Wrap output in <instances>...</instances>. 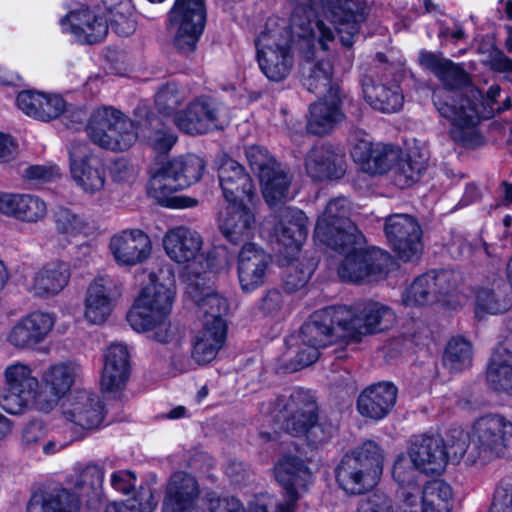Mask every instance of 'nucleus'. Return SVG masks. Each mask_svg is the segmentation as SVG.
<instances>
[{
  "mask_svg": "<svg viewBox=\"0 0 512 512\" xmlns=\"http://www.w3.org/2000/svg\"><path fill=\"white\" fill-rule=\"evenodd\" d=\"M420 65L431 71L443 84V88L435 89L433 102L439 114L452 125V136L464 144L475 134V126L479 121L475 106L468 99H461L459 107L448 100L453 90L460 89L468 83L467 73L458 65L432 52L419 53Z\"/></svg>",
  "mask_w": 512,
  "mask_h": 512,
  "instance_id": "f257e3e1",
  "label": "nucleus"
},
{
  "mask_svg": "<svg viewBox=\"0 0 512 512\" xmlns=\"http://www.w3.org/2000/svg\"><path fill=\"white\" fill-rule=\"evenodd\" d=\"M150 280L128 311L127 321L134 331L145 333L153 341L177 345L184 339V331L172 325L169 319L175 294L169 286L173 275L168 273L167 283L161 282L155 274Z\"/></svg>",
  "mask_w": 512,
  "mask_h": 512,
  "instance_id": "f03ea898",
  "label": "nucleus"
},
{
  "mask_svg": "<svg viewBox=\"0 0 512 512\" xmlns=\"http://www.w3.org/2000/svg\"><path fill=\"white\" fill-rule=\"evenodd\" d=\"M89 138L98 146L111 151L129 149L138 138L146 139L159 153H167L177 141L176 134L166 127H157L146 133L143 125L136 124L112 107L93 111L86 126Z\"/></svg>",
  "mask_w": 512,
  "mask_h": 512,
  "instance_id": "7ed1b4c3",
  "label": "nucleus"
},
{
  "mask_svg": "<svg viewBox=\"0 0 512 512\" xmlns=\"http://www.w3.org/2000/svg\"><path fill=\"white\" fill-rule=\"evenodd\" d=\"M197 302L201 328L192 341L191 359L197 365H205L216 358L225 344L227 322L224 317L229 311V304L216 292H207Z\"/></svg>",
  "mask_w": 512,
  "mask_h": 512,
  "instance_id": "20e7f679",
  "label": "nucleus"
},
{
  "mask_svg": "<svg viewBox=\"0 0 512 512\" xmlns=\"http://www.w3.org/2000/svg\"><path fill=\"white\" fill-rule=\"evenodd\" d=\"M162 245L169 259L185 268L193 269L196 275L210 271L217 273L229 265V258L225 248L219 247L205 257L202 247L203 238L196 231L186 226H177L166 231Z\"/></svg>",
  "mask_w": 512,
  "mask_h": 512,
  "instance_id": "39448f33",
  "label": "nucleus"
},
{
  "mask_svg": "<svg viewBox=\"0 0 512 512\" xmlns=\"http://www.w3.org/2000/svg\"><path fill=\"white\" fill-rule=\"evenodd\" d=\"M384 461V450L375 441L367 440L342 459L336 471L337 482L347 494H363L378 484Z\"/></svg>",
  "mask_w": 512,
  "mask_h": 512,
  "instance_id": "423d86ee",
  "label": "nucleus"
},
{
  "mask_svg": "<svg viewBox=\"0 0 512 512\" xmlns=\"http://www.w3.org/2000/svg\"><path fill=\"white\" fill-rule=\"evenodd\" d=\"M448 462L445 441L439 436H415L406 453L397 456L392 475L397 483L417 482L419 472L440 474Z\"/></svg>",
  "mask_w": 512,
  "mask_h": 512,
  "instance_id": "0eeeda50",
  "label": "nucleus"
},
{
  "mask_svg": "<svg viewBox=\"0 0 512 512\" xmlns=\"http://www.w3.org/2000/svg\"><path fill=\"white\" fill-rule=\"evenodd\" d=\"M104 471L96 464H89L77 474L74 489L79 492L71 493L62 489L57 493L34 494L28 505L27 512H78L80 497L96 492L103 484Z\"/></svg>",
  "mask_w": 512,
  "mask_h": 512,
  "instance_id": "6e6552de",
  "label": "nucleus"
},
{
  "mask_svg": "<svg viewBox=\"0 0 512 512\" xmlns=\"http://www.w3.org/2000/svg\"><path fill=\"white\" fill-rule=\"evenodd\" d=\"M351 210L345 197L330 200L317 220L315 239L333 249L360 244L363 236L350 220Z\"/></svg>",
  "mask_w": 512,
  "mask_h": 512,
  "instance_id": "1a4fd4ad",
  "label": "nucleus"
},
{
  "mask_svg": "<svg viewBox=\"0 0 512 512\" xmlns=\"http://www.w3.org/2000/svg\"><path fill=\"white\" fill-rule=\"evenodd\" d=\"M205 23L204 0H175L167 22L174 48L184 55L193 53L204 31Z\"/></svg>",
  "mask_w": 512,
  "mask_h": 512,
  "instance_id": "9d476101",
  "label": "nucleus"
},
{
  "mask_svg": "<svg viewBox=\"0 0 512 512\" xmlns=\"http://www.w3.org/2000/svg\"><path fill=\"white\" fill-rule=\"evenodd\" d=\"M337 316L342 324V336L354 342L388 330L396 319L390 307L375 301L353 307L339 306Z\"/></svg>",
  "mask_w": 512,
  "mask_h": 512,
  "instance_id": "9b49d317",
  "label": "nucleus"
},
{
  "mask_svg": "<svg viewBox=\"0 0 512 512\" xmlns=\"http://www.w3.org/2000/svg\"><path fill=\"white\" fill-rule=\"evenodd\" d=\"M357 244L338 248L348 251L338 267L342 281L354 284L378 281L387 274L391 262L389 254L379 248L360 249Z\"/></svg>",
  "mask_w": 512,
  "mask_h": 512,
  "instance_id": "f8f14e48",
  "label": "nucleus"
},
{
  "mask_svg": "<svg viewBox=\"0 0 512 512\" xmlns=\"http://www.w3.org/2000/svg\"><path fill=\"white\" fill-rule=\"evenodd\" d=\"M7 392L2 395L0 406L10 414H22L37 410L39 380L33 375L30 365L14 362L4 370Z\"/></svg>",
  "mask_w": 512,
  "mask_h": 512,
  "instance_id": "ddd939ff",
  "label": "nucleus"
},
{
  "mask_svg": "<svg viewBox=\"0 0 512 512\" xmlns=\"http://www.w3.org/2000/svg\"><path fill=\"white\" fill-rule=\"evenodd\" d=\"M291 435L301 437L316 419L317 404L307 391L296 389L289 396H281L265 409Z\"/></svg>",
  "mask_w": 512,
  "mask_h": 512,
  "instance_id": "4468645a",
  "label": "nucleus"
},
{
  "mask_svg": "<svg viewBox=\"0 0 512 512\" xmlns=\"http://www.w3.org/2000/svg\"><path fill=\"white\" fill-rule=\"evenodd\" d=\"M70 174L84 193L95 194L106 183V165L100 154L86 142H75L69 148Z\"/></svg>",
  "mask_w": 512,
  "mask_h": 512,
  "instance_id": "2eb2a0df",
  "label": "nucleus"
},
{
  "mask_svg": "<svg viewBox=\"0 0 512 512\" xmlns=\"http://www.w3.org/2000/svg\"><path fill=\"white\" fill-rule=\"evenodd\" d=\"M81 373V366L74 361H61L49 365L41 376L45 392H39L37 411L49 413L54 410L80 378Z\"/></svg>",
  "mask_w": 512,
  "mask_h": 512,
  "instance_id": "dca6fc26",
  "label": "nucleus"
},
{
  "mask_svg": "<svg viewBox=\"0 0 512 512\" xmlns=\"http://www.w3.org/2000/svg\"><path fill=\"white\" fill-rule=\"evenodd\" d=\"M258 63L271 81L285 79L293 66V54L288 42L276 32H263L256 41Z\"/></svg>",
  "mask_w": 512,
  "mask_h": 512,
  "instance_id": "f3484780",
  "label": "nucleus"
},
{
  "mask_svg": "<svg viewBox=\"0 0 512 512\" xmlns=\"http://www.w3.org/2000/svg\"><path fill=\"white\" fill-rule=\"evenodd\" d=\"M472 442L480 453L512 456V423L499 415L479 418L473 425Z\"/></svg>",
  "mask_w": 512,
  "mask_h": 512,
  "instance_id": "a211bd4d",
  "label": "nucleus"
},
{
  "mask_svg": "<svg viewBox=\"0 0 512 512\" xmlns=\"http://www.w3.org/2000/svg\"><path fill=\"white\" fill-rule=\"evenodd\" d=\"M384 231L390 247L400 259L409 261L421 254L422 230L412 216L394 214L387 217Z\"/></svg>",
  "mask_w": 512,
  "mask_h": 512,
  "instance_id": "6ab92c4d",
  "label": "nucleus"
},
{
  "mask_svg": "<svg viewBox=\"0 0 512 512\" xmlns=\"http://www.w3.org/2000/svg\"><path fill=\"white\" fill-rule=\"evenodd\" d=\"M120 296L121 288L115 280L108 276L96 277L86 289L83 303L84 319L93 325L105 323Z\"/></svg>",
  "mask_w": 512,
  "mask_h": 512,
  "instance_id": "aec40b11",
  "label": "nucleus"
},
{
  "mask_svg": "<svg viewBox=\"0 0 512 512\" xmlns=\"http://www.w3.org/2000/svg\"><path fill=\"white\" fill-rule=\"evenodd\" d=\"M272 237L283 247L280 254L291 257L297 253L307 236L308 219L303 211L294 207H282L273 219Z\"/></svg>",
  "mask_w": 512,
  "mask_h": 512,
  "instance_id": "412c9836",
  "label": "nucleus"
},
{
  "mask_svg": "<svg viewBox=\"0 0 512 512\" xmlns=\"http://www.w3.org/2000/svg\"><path fill=\"white\" fill-rule=\"evenodd\" d=\"M221 111V105L213 99L199 97L190 102L180 114L175 115V125L186 134H204L222 124Z\"/></svg>",
  "mask_w": 512,
  "mask_h": 512,
  "instance_id": "4be33fe9",
  "label": "nucleus"
},
{
  "mask_svg": "<svg viewBox=\"0 0 512 512\" xmlns=\"http://www.w3.org/2000/svg\"><path fill=\"white\" fill-rule=\"evenodd\" d=\"M109 251L117 265L132 267L150 257L152 243L143 230L124 229L110 238Z\"/></svg>",
  "mask_w": 512,
  "mask_h": 512,
  "instance_id": "5701e85b",
  "label": "nucleus"
},
{
  "mask_svg": "<svg viewBox=\"0 0 512 512\" xmlns=\"http://www.w3.org/2000/svg\"><path fill=\"white\" fill-rule=\"evenodd\" d=\"M458 274L452 271L427 272L418 276L403 292L405 306H422L436 301L456 285Z\"/></svg>",
  "mask_w": 512,
  "mask_h": 512,
  "instance_id": "b1692460",
  "label": "nucleus"
},
{
  "mask_svg": "<svg viewBox=\"0 0 512 512\" xmlns=\"http://www.w3.org/2000/svg\"><path fill=\"white\" fill-rule=\"evenodd\" d=\"M64 419L83 429L98 428L104 420L105 409L100 397L89 391H77L61 405Z\"/></svg>",
  "mask_w": 512,
  "mask_h": 512,
  "instance_id": "393cba45",
  "label": "nucleus"
},
{
  "mask_svg": "<svg viewBox=\"0 0 512 512\" xmlns=\"http://www.w3.org/2000/svg\"><path fill=\"white\" fill-rule=\"evenodd\" d=\"M271 256L253 243L245 244L238 255L237 273L240 287L244 292H252L261 287L270 272Z\"/></svg>",
  "mask_w": 512,
  "mask_h": 512,
  "instance_id": "a878e982",
  "label": "nucleus"
},
{
  "mask_svg": "<svg viewBox=\"0 0 512 512\" xmlns=\"http://www.w3.org/2000/svg\"><path fill=\"white\" fill-rule=\"evenodd\" d=\"M223 196L229 204L253 203L256 190L245 168L231 158H224L218 169Z\"/></svg>",
  "mask_w": 512,
  "mask_h": 512,
  "instance_id": "bb28decb",
  "label": "nucleus"
},
{
  "mask_svg": "<svg viewBox=\"0 0 512 512\" xmlns=\"http://www.w3.org/2000/svg\"><path fill=\"white\" fill-rule=\"evenodd\" d=\"M55 325L53 314L32 312L10 329L7 341L17 349H34L43 343Z\"/></svg>",
  "mask_w": 512,
  "mask_h": 512,
  "instance_id": "cd10ccee",
  "label": "nucleus"
},
{
  "mask_svg": "<svg viewBox=\"0 0 512 512\" xmlns=\"http://www.w3.org/2000/svg\"><path fill=\"white\" fill-rule=\"evenodd\" d=\"M296 6L291 16V31L298 38L317 39L324 53L335 38L334 31L317 17L312 7L314 0H292Z\"/></svg>",
  "mask_w": 512,
  "mask_h": 512,
  "instance_id": "c85d7f7f",
  "label": "nucleus"
},
{
  "mask_svg": "<svg viewBox=\"0 0 512 512\" xmlns=\"http://www.w3.org/2000/svg\"><path fill=\"white\" fill-rule=\"evenodd\" d=\"M342 98L338 86H330L328 93L310 105L307 131L314 135H324L342 121Z\"/></svg>",
  "mask_w": 512,
  "mask_h": 512,
  "instance_id": "c756f323",
  "label": "nucleus"
},
{
  "mask_svg": "<svg viewBox=\"0 0 512 512\" xmlns=\"http://www.w3.org/2000/svg\"><path fill=\"white\" fill-rule=\"evenodd\" d=\"M61 28L83 44L98 43L108 33L107 19L85 7L71 11L61 20Z\"/></svg>",
  "mask_w": 512,
  "mask_h": 512,
  "instance_id": "7c9ffc66",
  "label": "nucleus"
},
{
  "mask_svg": "<svg viewBox=\"0 0 512 512\" xmlns=\"http://www.w3.org/2000/svg\"><path fill=\"white\" fill-rule=\"evenodd\" d=\"M200 495L197 479L186 472L174 473L165 489L163 512H194Z\"/></svg>",
  "mask_w": 512,
  "mask_h": 512,
  "instance_id": "2f4dec72",
  "label": "nucleus"
},
{
  "mask_svg": "<svg viewBox=\"0 0 512 512\" xmlns=\"http://www.w3.org/2000/svg\"><path fill=\"white\" fill-rule=\"evenodd\" d=\"M274 475L286 495H304L312 484L313 475L307 463L298 456L285 455L274 467Z\"/></svg>",
  "mask_w": 512,
  "mask_h": 512,
  "instance_id": "473e14b6",
  "label": "nucleus"
},
{
  "mask_svg": "<svg viewBox=\"0 0 512 512\" xmlns=\"http://www.w3.org/2000/svg\"><path fill=\"white\" fill-rule=\"evenodd\" d=\"M130 353L123 343H112L106 350L101 388L104 392L115 393L122 390L130 377Z\"/></svg>",
  "mask_w": 512,
  "mask_h": 512,
  "instance_id": "72a5a7b5",
  "label": "nucleus"
},
{
  "mask_svg": "<svg viewBox=\"0 0 512 512\" xmlns=\"http://www.w3.org/2000/svg\"><path fill=\"white\" fill-rule=\"evenodd\" d=\"M302 39L307 46L302 48L304 86L313 93H328L330 86H336L331 83L332 65L330 61L318 55L314 44L315 41L318 43L317 39L311 37Z\"/></svg>",
  "mask_w": 512,
  "mask_h": 512,
  "instance_id": "f704fd0d",
  "label": "nucleus"
},
{
  "mask_svg": "<svg viewBox=\"0 0 512 512\" xmlns=\"http://www.w3.org/2000/svg\"><path fill=\"white\" fill-rule=\"evenodd\" d=\"M0 213L24 223H38L47 215V204L33 194L2 193Z\"/></svg>",
  "mask_w": 512,
  "mask_h": 512,
  "instance_id": "c9c22d12",
  "label": "nucleus"
},
{
  "mask_svg": "<svg viewBox=\"0 0 512 512\" xmlns=\"http://www.w3.org/2000/svg\"><path fill=\"white\" fill-rule=\"evenodd\" d=\"M338 312L339 306L315 311L301 327L300 341L322 348L331 344L336 335L335 328L337 327L342 332V324L337 316Z\"/></svg>",
  "mask_w": 512,
  "mask_h": 512,
  "instance_id": "e433bc0d",
  "label": "nucleus"
},
{
  "mask_svg": "<svg viewBox=\"0 0 512 512\" xmlns=\"http://www.w3.org/2000/svg\"><path fill=\"white\" fill-rule=\"evenodd\" d=\"M307 174L315 180L337 179L344 175V154L333 146L313 147L305 157Z\"/></svg>",
  "mask_w": 512,
  "mask_h": 512,
  "instance_id": "4c0bfd02",
  "label": "nucleus"
},
{
  "mask_svg": "<svg viewBox=\"0 0 512 512\" xmlns=\"http://www.w3.org/2000/svg\"><path fill=\"white\" fill-rule=\"evenodd\" d=\"M183 189L178 176L172 171V165L168 162L159 169L149 180L148 194L159 204L175 207L189 208L196 205L197 201L187 197H173L172 194Z\"/></svg>",
  "mask_w": 512,
  "mask_h": 512,
  "instance_id": "58836bf2",
  "label": "nucleus"
},
{
  "mask_svg": "<svg viewBox=\"0 0 512 512\" xmlns=\"http://www.w3.org/2000/svg\"><path fill=\"white\" fill-rule=\"evenodd\" d=\"M219 227L224 237L232 243L247 240L256 230L254 211L246 203L229 204L220 214Z\"/></svg>",
  "mask_w": 512,
  "mask_h": 512,
  "instance_id": "ea45409f",
  "label": "nucleus"
},
{
  "mask_svg": "<svg viewBox=\"0 0 512 512\" xmlns=\"http://www.w3.org/2000/svg\"><path fill=\"white\" fill-rule=\"evenodd\" d=\"M363 94L371 107L383 113L397 112L404 101L398 83L383 77L365 78Z\"/></svg>",
  "mask_w": 512,
  "mask_h": 512,
  "instance_id": "a19ab883",
  "label": "nucleus"
},
{
  "mask_svg": "<svg viewBox=\"0 0 512 512\" xmlns=\"http://www.w3.org/2000/svg\"><path fill=\"white\" fill-rule=\"evenodd\" d=\"M397 398V388L381 382L364 389L358 397L359 413L373 420H381L392 410Z\"/></svg>",
  "mask_w": 512,
  "mask_h": 512,
  "instance_id": "79ce46f5",
  "label": "nucleus"
},
{
  "mask_svg": "<svg viewBox=\"0 0 512 512\" xmlns=\"http://www.w3.org/2000/svg\"><path fill=\"white\" fill-rule=\"evenodd\" d=\"M69 279V265L56 260L43 265L35 272L31 289L39 296L55 295L68 284Z\"/></svg>",
  "mask_w": 512,
  "mask_h": 512,
  "instance_id": "37998d69",
  "label": "nucleus"
},
{
  "mask_svg": "<svg viewBox=\"0 0 512 512\" xmlns=\"http://www.w3.org/2000/svg\"><path fill=\"white\" fill-rule=\"evenodd\" d=\"M487 381L495 391L512 394V352L505 344L499 345L491 357Z\"/></svg>",
  "mask_w": 512,
  "mask_h": 512,
  "instance_id": "c03bdc74",
  "label": "nucleus"
},
{
  "mask_svg": "<svg viewBox=\"0 0 512 512\" xmlns=\"http://www.w3.org/2000/svg\"><path fill=\"white\" fill-rule=\"evenodd\" d=\"M259 181L269 206H276L291 198L289 194L291 176L281 164L270 170L268 174H263Z\"/></svg>",
  "mask_w": 512,
  "mask_h": 512,
  "instance_id": "a18cd8bd",
  "label": "nucleus"
},
{
  "mask_svg": "<svg viewBox=\"0 0 512 512\" xmlns=\"http://www.w3.org/2000/svg\"><path fill=\"white\" fill-rule=\"evenodd\" d=\"M364 20L363 13H356L351 3L345 2L331 11V23L338 31L343 46L351 47L359 32V24Z\"/></svg>",
  "mask_w": 512,
  "mask_h": 512,
  "instance_id": "49530a36",
  "label": "nucleus"
},
{
  "mask_svg": "<svg viewBox=\"0 0 512 512\" xmlns=\"http://www.w3.org/2000/svg\"><path fill=\"white\" fill-rule=\"evenodd\" d=\"M500 280H493L490 286H481L476 290L475 314L478 318L485 314L496 315L508 310L510 302L498 291Z\"/></svg>",
  "mask_w": 512,
  "mask_h": 512,
  "instance_id": "de8ad7c7",
  "label": "nucleus"
},
{
  "mask_svg": "<svg viewBox=\"0 0 512 512\" xmlns=\"http://www.w3.org/2000/svg\"><path fill=\"white\" fill-rule=\"evenodd\" d=\"M426 167V158L414 153L402 155L392 168L396 186L406 188L417 182Z\"/></svg>",
  "mask_w": 512,
  "mask_h": 512,
  "instance_id": "09e8293b",
  "label": "nucleus"
},
{
  "mask_svg": "<svg viewBox=\"0 0 512 512\" xmlns=\"http://www.w3.org/2000/svg\"><path fill=\"white\" fill-rule=\"evenodd\" d=\"M443 363L449 370L454 372L469 367L472 363V347L470 342L460 337L452 338L445 349Z\"/></svg>",
  "mask_w": 512,
  "mask_h": 512,
  "instance_id": "8fccbe9b",
  "label": "nucleus"
},
{
  "mask_svg": "<svg viewBox=\"0 0 512 512\" xmlns=\"http://www.w3.org/2000/svg\"><path fill=\"white\" fill-rule=\"evenodd\" d=\"M55 223L57 230L67 237H87L94 232L93 225L87 219L69 209H59L55 216Z\"/></svg>",
  "mask_w": 512,
  "mask_h": 512,
  "instance_id": "3c124183",
  "label": "nucleus"
},
{
  "mask_svg": "<svg viewBox=\"0 0 512 512\" xmlns=\"http://www.w3.org/2000/svg\"><path fill=\"white\" fill-rule=\"evenodd\" d=\"M187 93L175 84H167L155 95V105L159 113L172 116L175 123V115L180 114L179 107L186 101Z\"/></svg>",
  "mask_w": 512,
  "mask_h": 512,
  "instance_id": "603ef678",
  "label": "nucleus"
},
{
  "mask_svg": "<svg viewBox=\"0 0 512 512\" xmlns=\"http://www.w3.org/2000/svg\"><path fill=\"white\" fill-rule=\"evenodd\" d=\"M170 163L183 189L197 182L205 167L203 159L193 154L173 159Z\"/></svg>",
  "mask_w": 512,
  "mask_h": 512,
  "instance_id": "864d4df0",
  "label": "nucleus"
},
{
  "mask_svg": "<svg viewBox=\"0 0 512 512\" xmlns=\"http://www.w3.org/2000/svg\"><path fill=\"white\" fill-rule=\"evenodd\" d=\"M424 501L433 512H441L447 510L449 502L453 497L451 486L441 480L428 482L422 490H420Z\"/></svg>",
  "mask_w": 512,
  "mask_h": 512,
  "instance_id": "5fc2aeb1",
  "label": "nucleus"
},
{
  "mask_svg": "<svg viewBox=\"0 0 512 512\" xmlns=\"http://www.w3.org/2000/svg\"><path fill=\"white\" fill-rule=\"evenodd\" d=\"M112 28L120 36H129L136 29V18L131 1H124L123 5L108 10Z\"/></svg>",
  "mask_w": 512,
  "mask_h": 512,
  "instance_id": "6e6d98bb",
  "label": "nucleus"
},
{
  "mask_svg": "<svg viewBox=\"0 0 512 512\" xmlns=\"http://www.w3.org/2000/svg\"><path fill=\"white\" fill-rule=\"evenodd\" d=\"M398 484V494L401 499L400 512H433V509L426 505L417 482Z\"/></svg>",
  "mask_w": 512,
  "mask_h": 512,
  "instance_id": "4d7b16f0",
  "label": "nucleus"
},
{
  "mask_svg": "<svg viewBox=\"0 0 512 512\" xmlns=\"http://www.w3.org/2000/svg\"><path fill=\"white\" fill-rule=\"evenodd\" d=\"M203 501L207 512H246L244 504L238 498L216 491H206Z\"/></svg>",
  "mask_w": 512,
  "mask_h": 512,
  "instance_id": "13d9d810",
  "label": "nucleus"
},
{
  "mask_svg": "<svg viewBox=\"0 0 512 512\" xmlns=\"http://www.w3.org/2000/svg\"><path fill=\"white\" fill-rule=\"evenodd\" d=\"M246 159L251 169L258 175L259 179L263 174H268L270 170L278 166L279 163L262 146L251 145L245 149Z\"/></svg>",
  "mask_w": 512,
  "mask_h": 512,
  "instance_id": "bf43d9fd",
  "label": "nucleus"
},
{
  "mask_svg": "<svg viewBox=\"0 0 512 512\" xmlns=\"http://www.w3.org/2000/svg\"><path fill=\"white\" fill-rule=\"evenodd\" d=\"M351 156L356 163L364 168L375 148L368 134L362 130H354L350 135Z\"/></svg>",
  "mask_w": 512,
  "mask_h": 512,
  "instance_id": "052dcab7",
  "label": "nucleus"
},
{
  "mask_svg": "<svg viewBox=\"0 0 512 512\" xmlns=\"http://www.w3.org/2000/svg\"><path fill=\"white\" fill-rule=\"evenodd\" d=\"M154 508L152 495L145 492L125 502L110 503L106 506L105 512H152Z\"/></svg>",
  "mask_w": 512,
  "mask_h": 512,
  "instance_id": "680f3d73",
  "label": "nucleus"
},
{
  "mask_svg": "<svg viewBox=\"0 0 512 512\" xmlns=\"http://www.w3.org/2000/svg\"><path fill=\"white\" fill-rule=\"evenodd\" d=\"M396 158V151L385 147H376L362 170L369 174L385 173L390 169L391 162Z\"/></svg>",
  "mask_w": 512,
  "mask_h": 512,
  "instance_id": "e2e57ef3",
  "label": "nucleus"
},
{
  "mask_svg": "<svg viewBox=\"0 0 512 512\" xmlns=\"http://www.w3.org/2000/svg\"><path fill=\"white\" fill-rule=\"evenodd\" d=\"M335 431L334 425L326 420H318L316 416V419L308 426L307 432L303 433L301 437H304L310 445L318 446L327 442Z\"/></svg>",
  "mask_w": 512,
  "mask_h": 512,
  "instance_id": "0e129e2a",
  "label": "nucleus"
},
{
  "mask_svg": "<svg viewBox=\"0 0 512 512\" xmlns=\"http://www.w3.org/2000/svg\"><path fill=\"white\" fill-rule=\"evenodd\" d=\"M65 109V101L59 95H46L42 93L41 106L37 119L49 121L58 117Z\"/></svg>",
  "mask_w": 512,
  "mask_h": 512,
  "instance_id": "69168bd1",
  "label": "nucleus"
},
{
  "mask_svg": "<svg viewBox=\"0 0 512 512\" xmlns=\"http://www.w3.org/2000/svg\"><path fill=\"white\" fill-rule=\"evenodd\" d=\"M358 512H395V508L390 497L375 492L360 502Z\"/></svg>",
  "mask_w": 512,
  "mask_h": 512,
  "instance_id": "338daca9",
  "label": "nucleus"
},
{
  "mask_svg": "<svg viewBox=\"0 0 512 512\" xmlns=\"http://www.w3.org/2000/svg\"><path fill=\"white\" fill-rule=\"evenodd\" d=\"M470 436L468 432L461 428L451 429L447 438L446 451L448 456L451 455L454 458H461L466 453L469 446Z\"/></svg>",
  "mask_w": 512,
  "mask_h": 512,
  "instance_id": "774afa93",
  "label": "nucleus"
}]
</instances>
